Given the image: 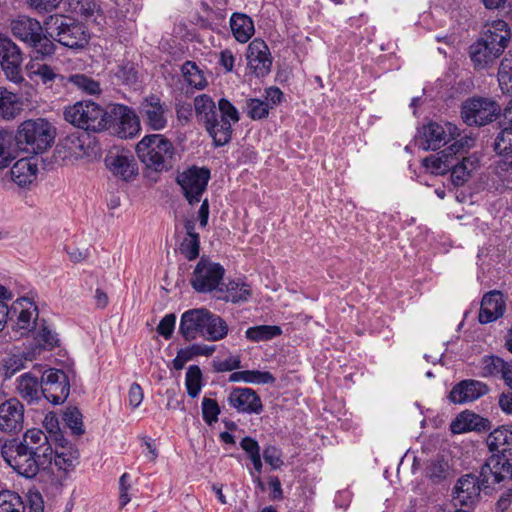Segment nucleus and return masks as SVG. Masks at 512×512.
I'll return each mask as SVG.
<instances>
[{
  "instance_id": "nucleus-1",
  "label": "nucleus",
  "mask_w": 512,
  "mask_h": 512,
  "mask_svg": "<svg viewBox=\"0 0 512 512\" xmlns=\"http://www.w3.org/2000/svg\"><path fill=\"white\" fill-rule=\"evenodd\" d=\"M53 447L49 436L40 429L27 430L22 439L5 442L2 457L20 476L33 479L52 467Z\"/></svg>"
},
{
  "instance_id": "nucleus-2",
  "label": "nucleus",
  "mask_w": 512,
  "mask_h": 512,
  "mask_svg": "<svg viewBox=\"0 0 512 512\" xmlns=\"http://www.w3.org/2000/svg\"><path fill=\"white\" fill-rule=\"evenodd\" d=\"M175 153L172 141L163 134L146 135L136 145L138 159L155 172L171 169Z\"/></svg>"
},
{
  "instance_id": "nucleus-3",
  "label": "nucleus",
  "mask_w": 512,
  "mask_h": 512,
  "mask_svg": "<svg viewBox=\"0 0 512 512\" xmlns=\"http://www.w3.org/2000/svg\"><path fill=\"white\" fill-rule=\"evenodd\" d=\"M15 137L19 150L37 155L51 147L55 129L46 119L26 120L19 125Z\"/></svg>"
},
{
  "instance_id": "nucleus-4",
  "label": "nucleus",
  "mask_w": 512,
  "mask_h": 512,
  "mask_svg": "<svg viewBox=\"0 0 512 512\" xmlns=\"http://www.w3.org/2000/svg\"><path fill=\"white\" fill-rule=\"evenodd\" d=\"M64 119L79 129L100 133L109 129L108 111L91 100H81L64 109Z\"/></svg>"
},
{
  "instance_id": "nucleus-5",
  "label": "nucleus",
  "mask_w": 512,
  "mask_h": 512,
  "mask_svg": "<svg viewBox=\"0 0 512 512\" xmlns=\"http://www.w3.org/2000/svg\"><path fill=\"white\" fill-rule=\"evenodd\" d=\"M44 31L56 42L70 49L83 48L88 43L85 26L70 16L50 15L44 21Z\"/></svg>"
},
{
  "instance_id": "nucleus-6",
  "label": "nucleus",
  "mask_w": 512,
  "mask_h": 512,
  "mask_svg": "<svg viewBox=\"0 0 512 512\" xmlns=\"http://www.w3.org/2000/svg\"><path fill=\"white\" fill-rule=\"evenodd\" d=\"M239 113L236 107L227 99L221 98L218 108L202 121L204 127L213 139L216 147H222L232 138V123L239 121Z\"/></svg>"
},
{
  "instance_id": "nucleus-7",
  "label": "nucleus",
  "mask_w": 512,
  "mask_h": 512,
  "mask_svg": "<svg viewBox=\"0 0 512 512\" xmlns=\"http://www.w3.org/2000/svg\"><path fill=\"white\" fill-rule=\"evenodd\" d=\"M500 113L497 102L483 97L467 99L461 108V118L468 126H484L493 122Z\"/></svg>"
},
{
  "instance_id": "nucleus-8",
  "label": "nucleus",
  "mask_w": 512,
  "mask_h": 512,
  "mask_svg": "<svg viewBox=\"0 0 512 512\" xmlns=\"http://www.w3.org/2000/svg\"><path fill=\"white\" fill-rule=\"evenodd\" d=\"M209 180L210 170L195 165L179 173L176 177V183L181 187L183 196L190 205L201 201Z\"/></svg>"
},
{
  "instance_id": "nucleus-9",
  "label": "nucleus",
  "mask_w": 512,
  "mask_h": 512,
  "mask_svg": "<svg viewBox=\"0 0 512 512\" xmlns=\"http://www.w3.org/2000/svg\"><path fill=\"white\" fill-rule=\"evenodd\" d=\"M224 274L221 264L202 256L194 268L190 284L198 293H209L218 289Z\"/></svg>"
},
{
  "instance_id": "nucleus-10",
  "label": "nucleus",
  "mask_w": 512,
  "mask_h": 512,
  "mask_svg": "<svg viewBox=\"0 0 512 512\" xmlns=\"http://www.w3.org/2000/svg\"><path fill=\"white\" fill-rule=\"evenodd\" d=\"M41 393L53 405L62 404L70 393V381L67 374L56 368L45 370L41 375Z\"/></svg>"
},
{
  "instance_id": "nucleus-11",
  "label": "nucleus",
  "mask_w": 512,
  "mask_h": 512,
  "mask_svg": "<svg viewBox=\"0 0 512 512\" xmlns=\"http://www.w3.org/2000/svg\"><path fill=\"white\" fill-rule=\"evenodd\" d=\"M144 125L153 131H162L168 125L169 107L156 94L145 96L138 107Z\"/></svg>"
},
{
  "instance_id": "nucleus-12",
  "label": "nucleus",
  "mask_w": 512,
  "mask_h": 512,
  "mask_svg": "<svg viewBox=\"0 0 512 512\" xmlns=\"http://www.w3.org/2000/svg\"><path fill=\"white\" fill-rule=\"evenodd\" d=\"M139 118L131 107L124 104H112L108 111L109 128L113 126L117 136L122 139L132 138L139 133Z\"/></svg>"
},
{
  "instance_id": "nucleus-13",
  "label": "nucleus",
  "mask_w": 512,
  "mask_h": 512,
  "mask_svg": "<svg viewBox=\"0 0 512 512\" xmlns=\"http://www.w3.org/2000/svg\"><path fill=\"white\" fill-rule=\"evenodd\" d=\"M506 449L489 456L480 469V478L484 489H490L493 485L512 479V464L506 456Z\"/></svg>"
},
{
  "instance_id": "nucleus-14",
  "label": "nucleus",
  "mask_w": 512,
  "mask_h": 512,
  "mask_svg": "<svg viewBox=\"0 0 512 512\" xmlns=\"http://www.w3.org/2000/svg\"><path fill=\"white\" fill-rule=\"evenodd\" d=\"M22 62L20 48L8 36L0 34V65L8 80L14 83L24 81Z\"/></svg>"
},
{
  "instance_id": "nucleus-15",
  "label": "nucleus",
  "mask_w": 512,
  "mask_h": 512,
  "mask_svg": "<svg viewBox=\"0 0 512 512\" xmlns=\"http://www.w3.org/2000/svg\"><path fill=\"white\" fill-rule=\"evenodd\" d=\"M247 66L258 78L266 77L271 72L272 57L266 42L260 38L252 40L246 52Z\"/></svg>"
},
{
  "instance_id": "nucleus-16",
  "label": "nucleus",
  "mask_w": 512,
  "mask_h": 512,
  "mask_svg": "<svg viewBox=\"0 0 512 512\" xmlns=\"http://www.w3.org/2000/svg\"><path fill=\"white\" fill-rule=\"evenodd\" d=\"M227 402L230 407L242 414L258 415L264 409L260 396L248 387H232L227 396Z\"/></svg>"
},
{
  "instance_id": "nucleus-17",
  "label": "nucleus",
  "mask_w": 512,
  "mask_h": 512,
  "mask_svg": "<svg viewBox=\"0 0 512 512\" xmlns=\"http://www.w3.org/2000/svg\"><path fill=\"white\" fill-rule=\"evenodd\" d=\"M489 391V386L482 381L464 379L452 387L447 398L453 404L464 405L475 402L487 395Z\"/></svg>"
},
{
  "instance_id": "nucleus-18",
  "label": "nucleus",
  "mask_w": 512,
  "mask_h": 512,
  "mask_svg": "<svg viewBox=\"0 0 512 512\" xmlns=\"http://www.w3.org/2000/svg\"><path fill=\"white\" fill-rule=\"evenodd\" d=\"M486 492L482 485V480L476 475L470 473L460 477L453 489V498L461 505L468 506L477 502L481 491Z\"/></svg>"
},
{
  "instance_id": "nucleus-19",
  "label": "nucleus",
  "mask_w": 512,
  "mask_h": 512,
  "mask_svg": "<svg viewBox=\"0 0 512 512\" xmlns=\"http://www.w3.org/2000/svg\"><path fill=\"white\" fill-rule=\"evenodd\" d=\"M24 406L16 398H10L0 404V430L17 433L23 428Z\"/></svg>"
},
{
  "instance_id": "nucleus-20",
  "label": "nucleus",
  "mask_w": 512,
  "mask_h": 512,
  "mask_svg": "<svg viewBox=\"0 0 512 512\" xmlns=\"http://www.w3.org/2000/svg\"><path fill=\"white\" fill-rule=\"evenodd\" d=\"M458 128L448 123L446 124V128L442 125L430 122L426 126H423V136L425 139V143L422 144L423 150H437L441 148V146L446 145L450 140H454L457 133Z\"/></svg>"
},
{
  "instance_id": "nucleus-21",
  "label": "nucleus",
  "mask_w": 512,
  "mask_h": 512,
  "mask_svg": "<svg viewBox=\"0 0 512 512\" xmlns=\"http://www.w3.org/2000/svg\"><path fill=\"white\" fill-rule=\"evenodd\" d=\"M208 311L206 308H194L181 315L179 333L185 340L192 341L203 336Z\"/></svg>"
},
{
  "instance_id": "nucleus-22",
  "label": "nucleus",
  "mask_w": 512,
  "mask_h": 512,
  "mask_svg": "<svg viewBox=\"0 0 512 512\" xmlns=\"http://www.w3.org/2000/svg\"><path fill=\"white\" fill-rule=\"evenodd\" d=\"M481 38L486 40L490 45H493L496 48V52L502 54L511 39L510 27L507 22L501 19L486 23Z\"/></svg>"
},
{
  "instance_id": "nucleus-23",
  "label": "nucleus",
  "mask_w": 512,
  "mask_h": 512,
  "mask_svg": "<svg viewBox=\"0 0 512 512\" xmlns=\"http://www.w3.org/2000/svg\"><path fill=\"white\" fill-rule=\"evenodd\" d=\"M505 310L503 294L499 291H490L484 295L481 301L478 315L481 324H487L502 317Z\"/></svg>"
},
{
  "instance_id": "nucleus-24",
  "label": "nucleus",
  "mask_w": 512,
  "mask_h": 512,
  "mask_svg": "<svg viewBox=\"0 0 512 512\" xmlns=\"http://www.w3.org/2000/svg\"><path fill=\"white\" fill-rule=\"evenodd\" d=\"M11 32L14 37L18 38L25 44L35 41V37L44 30L40 22L29 16L20 15L13 19L10 23Z\"/></svg>"
},
{
  "instance_id": "nucleus-25",
  "label": "nucleus",
  "mask_w": 512,
  "mask_h": 512,
  "mask_svg": "<svg viewBox=\"0 0 512 512\" xmlns=\"http://www.w3.org/2000/svg\"><path fill=\"white\" fill-rule=\"evenodd\" d=\"M490 428L489 421L480 415L466 410L457 415L450 424L453 434H462L469 431H486Z\"/></svg>"
},
{
  "instance_id": "nucleus-26",
  "label": "nucleus",
  "mask_w": 512,
  "mask_h": 512,
  "mask_svg": "<svg viewBox=\"0 0 512 512\" xmlns=\"http://www.w3.org/2000/svg\"><path fill=\"white\" fill-rule=\"evenodd\" d=\"M53 448L52 465L54 464L58 470L69 472L75 468L79 460V451L76 447L68 442H56Z\"/></svg>"
},
{
  "instance_id": "nucleus-27",
  "label": "nucleus",
  "mask_w": 512,
  "mask_h": 512,
  "mask_svg": "<svg viewBox=\"0 0 512 512\" xmlns=\"http://www.w3.org/2000/svg\"><path fill=\"white\" fill-rule=\"evenodd\" d=\"M502 54L486 40L480 38L469 47V56L476 69H484L491 65Z\"/></svg>"
},
{
  "instance_id": "nucleus-28",
  "label": "nucleus",
  "mask_w": 512,
  "mask_h": 512,
  "mask_svg": "<svg viewBox=\"0 0 512 512\" xmlns=\"http://www.w3.org/2000/svg\"><path fill=\"white\" fill-rule=\"evenodd\" d=\"M494 150L502 157L497 169L503 172H512V128H503L494 142Z\"/></svg>"
},
{
  "instance_id": "nucleus-29",
  "label": "nucleus",
  "mask_w": 512,
  "mask_h": 512,
  "mask_svg": "<svg viewBox=\"0 0 512 512\" xmlns=\"http://www.w3.org/2000/svg\"><path fill=\"white\" fill-rule=\"evenodd\" d=\"M105 164L113 175L125 181L132 179L138 172L137 163L127 155L109 154L105 158Z\"/></svg>"
},
{
  "instance_id": "nucleus-30",
  "label": "nucleus",
  "mask_w": 512,
  "mask_h": 512,
  "mask_svg": "<svg viewBox=\"0 0 512 512\" xmlns=\"http://www.w3.org/2000/svg\"><path fill=\"white\" fill-rule=\"evenodd\" d=\"M16 382L18 394L28 403L37 402L41 398V380L31 372L20 375Z\"/></svg>"
},
{
  "instance_id": "nucleus-31",
  "label": "nucleus",
  "mask_w": 512,
  "mask_h": 512,
  "mask_svg": "<svg viewBox=\"0 0 512 512\" xmlns=\"http://www.w3.org/2000/svg\"><path fill=\"white\" fill-rule=\"evenodd\" d=\"M10 173L14 183L20 187H26L37 178L38 167L36 163L23 158L12 166Z\"/></svg>"
},
{
  "instance_id": "nucleus-32",
  "label": "nucleus",
  "mask_w": 512,
  "mask_h": 512,
  "mask_svg": "<svg viewBox=\"0 0 512 512\" xmlns=\"http://www.w3.org/2000/svg\"><path fill=\"white\" fill-rule=\"evenodd\" d=\"M230 28L235 39L240 43L248 42L254 35V22L244 13L235 12L230 18Z\"/></svg>"
},
{
  "instance_id": "nucleus-33",
  "label": "nucleus",
  "mask_w": 512,
  "mask_h": 512,
  "mask_svg": "<svg viewBox=\"0 0 512 512\" xmlns=\"http://www.w3.org/2000/svg\"><path fill=\"white\" fill-rule=\"evenodd\" d=\"M464 149V141L456 140L454 141L450 146L443 149L441 152L438 153V156L431 155L429 157H426L423 160V164L425 167L432 168L435 171H446L447 167H445L446 164H448L450 156L452 154L457 155Z\"/></svg>"
},
{
  "instance_id": "nucleus-34",
  "label": "nucleus",
  "mask_w": 512,
  "mask_h": 512,
  "mask_svg": "<svg viewBox=\"0 0 512 512\" xmlns=\"http://www.w3.org/2000/svg\"><path fill=\"white\" fill-rule=\"evenodd\" d=\"M228 331L229 328L226 321L219 315L208 311L202 337L207 341L215 342L224 339Z\"/></svg>"
},
{
  "instance_id": "nucleus-35",
  "label": "nucleus",
  "mask_w": 512,
  "mask_h": 512,
  "mask_svg": "<svg viewBox=\"0 0 512 512\" xmlns=\"http://www.w3.org/2000/svg\"><path fill=\"white\" fill-rule=\"evenodd\" d=\"M465 148L457 155L452 154L450 156L446 171H451V179L455 186L463 185L469 178L470 172L467 168L466 163L468 159L464 157Z\"/></svg>"
},
{
  "instance_id": "nucleus-36",
  "label": "nucleus",
  "mask_w": 512,
  "mask_h": 512,
  "mask_svg": "<svg viewBox=\"0 0 512 512\" xmlns=\"http://www.w3.org/2000/svg\"><path fill=\"white\" fill-rule=\"evenodd\" d=\"M511 361H504L502 358L495 355H486L480 362V375L482 377H500L502 380L505 373L510 366Z\"/></svg>"
},
{
  "instance_id": "nucleus-37",
  "label": "nucleus",
  "mask_w": 512,
  "mask_h": 512,
  "mask_svg": "<svg viewBox=\"0 0 512 512\" xmlns=\"http://www.w3.org/2000/svg\"><path fill=\"white\" fill-rule=\"evenodd\" d=\"M17 140L13 132L0 131V170L7 168L16 158Z\"/></svg>"
},
{
  "instance_id": "nucleus-38",
  "label": "nucleus",
  "mask_w": 512,
  "mask_h": 512,
  "mask_svg": "<svg viewBox=\"0 0 512 512\" xmlns=\"http://www.w3.org/2000/svg\"><path fill=\"white\" fill-rule=\"evenodd\" d=\"M229 382H245L252 384H274L276 378L268 371L245 370L233 372L229 376Z\"/></svg>"
},
{
  "instance_id": "nucleus-39",
  "label": "nucleus",
  "mask_w": 512,
  "mask_h": 512,
  "mask_svg": "<svg viewBox=\"0 0 512 512\" xmlns=\"http://www.w3.org/2000/svg\"><path fill=\"white\" fill-rule=\"evenodd\" d=\"M67 83L72 84L77 90L86 95L98 96L102 93L100 82L83 73L69 75Z\"/></svg>"
},
{
  "instance_id": "nucleus-40",
  "label": "nucleus",
  "mask_w": 512,
  "mask_h": 512,
  "mask_svg": "<svg viewBox=\"0 0 512 512\" xmlns=\"http://www.w3.org/2000/svg\"><path fill=\"white\" fill-rule=\"evenodd\" d=\"M20 110L18 97L6 88L0 87V118L4 120L14 119Z\"/></svg>"
},
{
  "instance_id": "nucleus-41",
  "label": "nucleus",
  "mask_w": 512,
  "mask_h": 512,
  "mask_svg": "<svg viewBox=\"0 0 512 512\" xmlns=\"http://www.w3.org/2000/svg\"><path fill=\"white\" fill-rule=\"evenodd\" d=\"M181 72L184 80L191 87L201 90L207 86V80L195 62L190 60L184 62L181 67Z\"/></svg>"
},
{
  "instance_id": "nucleus-42",
  "label": "nucleus",
  "mask_w": 512,
  "mask_h": 512,
  "mask_svg": "<svg viewBox=\"0 0 512 512\" xmlns=\"http://www.w3.org/2000/svg\"><path fill=\"white\" fill-rule=\"evenodd\" d=\"M282 334V329L277 325H258L249 327L245 336L253 342L268 341Z\"/></svg>"
},
{
  "instance_id": "nucleus-43",
  "label": "nucleus",
  "mask_w": 512,
  "mask_h": 512,
  "mask_svg": "<svg viewBox=\"0 0 512 512\" xmlns=\"http://www.w3.org/2000/svg\"><path fill=\"white\" fill-rule=\"evenodd\" d=\"M53 39L43 30L35 37L34 42L28 44L35 53V59H44L50 57L55 53L56 46Z\"/></svg>"
},
{
  "instance_id": "nucleus-44",
  "label": "nucleus",
  "mask_w": 512,
  "mask_h": 512,
  "mask_svg": "<svg viewBox=\"0 0 512 512\" xmlns=\"http://www.w3.org/2000/svg\"><path fill=\"white\" fill-rule=\"evenodd\" d=\"M510 444H512V426H500L488 435L487 446L491 452H498L500 446Z\"/></svg>"
},
{
  "instance_id": "nucleus-45",
  "label": "nucleus",
  "mask_w": 512,
  "mask_h": 512,
  "mask_svg": "<svg viewBox=\"0 0 512 512\" xmlns=\"http://www.w3.org/2000/svg\"><path fill=\"white\" fill-rule=\"evenodd\" d=\"M202 371L197 365H191L186 372L185 386L187 394L191 398H196L203 386Z\"/></svg>"
},
{
  "instance_id": "nucleus-46",
  "label": "nucleus",
  "mask_w": 512,
  "mask_h": 512,
  "mask_svg": "<svg viewBox=\"0 0 512 512\" xmlns=\"http://www.w3.org/2000/svg\"><path fill=\"white\" fill-rule=\"evenodd\" d=\"M0 512H25L22 498L13 491L0 492Z\"/></svg>"
},
{
  "instance_id": "nucleus-47",
  "label": "nucleus",
  "mask_w": 512,
  "mask_h": 512,
  "mask_svg": "<svg viewBox=\"0 0 512 512\" xmlns=\"http://www.w3.org/2000/svg\"><path fill=\"white\" fill-rule=\"evenodd\" d=\"M227 299L233 303L247 301L251 296V288L242 281H230L226 286Z\"/></svg>"
},
{
  "instance_id": "nucleus-48",
  "label": "nucleus",
  "mask_w": 512,
  "mask_h": 512,
  "mask_svg": "<svg viewBox=\"0 0 512 512\" xmlns=\"http://www.w3.org/2000/svg\"><path fill=\"white\" fill-rule=\"evenodd\" d=\"M498 81L504 92L512 90V50L508 52L500 63Z\"/></svg>"
},
{
  "instance_id": "nucleus-49",
  "label": "nucleus",
  "mask_w": 512,
  "mask_h": 512,
  "mask_svg": "<svg viewBox=\"0 0 512 512\" xmlns=\"http://www.w3.org/2000/svg\"><path fill=\"white\" fill-rule=\"evenodd\" d=\"M82 413L77 407H69L63 414V420L71 429L73 435L81 436L85 430L83 427Z\"/></svg>"
},
{
  "instance_id": "nucleus-50",
  "label": "nucleus",
  "mask_w": 512,
  "mask_h": 512,
  "mask_svg": "<svg viewBox=\"0 0 512 512\" xmlns=\"http://www.w3.org/2000/svg\"><path fill=\"white\" fill-rule=\"evenodd\" d=\"M194 108L199 121L202 122L205 116H209L218 107L209 95L202 94L194 99Z\"/></svg>"
},
{
  "instance_id": "nucleus-51",
  "label": "nucleus",
  "mask_w": 512,
  "mask_h": 512,
  "mask_svg": "<svg viewBox=\"0 0 512 512\" xmlns=\"http://www.w3.org/2000/svg\"><path fill=\"white\" fill-rule=\"evenodd\" d=\"M270 108L268 102L264 100L257 98L247 100V114L253 120H261L268 117Z\"/></svg>"
},
{
  "instance_id": "nucleus-52",
  "label": "nucleus",
  "mask_w": 512,
  "mask_h": 512,
  "mask_svg": "<svg viewBox=\"0 0 512 512\" xmlns=\"http://www.w3.org/2000/svg\"><path fill=\"white\" fill-rule=\"evenodd\" d=\"M115 77L121 84L133 85L138 81V71L132 62H126L117 67Z\"/></svg>"
},
{
  "instance_id": "nucleus-53",
  "label": "nucleus",
  "mask_w": 512,
  "mask_h": 512,
  "mask_svg": "<svg viewBox=\"0 0 512 512\" xmlns=\"http://www.w3.org/2000/svg\"><path fill=\"white\" fill-rule=\"evenodd\" d=\"M202 418L208 425H212L218 421L221 412L220 406L216 400L204 397L201 404Z\"/></svg>"
},
{
  "instance_id": "nucleus-54",
  "label": "nucleus",
  "mask_w": 512,
  "mask_h": 512,
  "mask_svg": "<svg viewBox=\"0 0 512 512\" xmlns=\"http://www.w3.org/2000/svg\"><path fill=\"white\" fill-rule=\"evenodd\" d=\"M180 252L189 261L195 260L200 253V236L185 237L180 244Z\"/></svg>"
},
{
  "instance_id": "nucleus-55",
  "label": "nucleus",
  "mask_w": 512,
  "mask_h": 512,
  "mask_svg": "<svg viewBox=\"0 0 512 512\" xmlns=\"http://www.w3.org/2000/svg\"><path fill=\"white\" fill-rule=\"evenodd\" d=\"M448 463L442 459L433 460L427 467V476L435 483L444 480L448 474Z\"/></svg>"
},
{
  "instance_id": "nucleus-56",
  "label": "nucleus",
  "mask_w": 512,
  "mask_h": 512,
  "mask_svg": "<svg viewBox=\"0 0 512 512\" xmlns=\"http://www.w3.org/2000/svg\"><path fill=\"white\" fill-rule=\"evenodd\" d=\"M43 424L50 434V438H52L55 443L59 441L66 443V438L60 431L58 419L54 414L46 415Z\"/></svg>"
},
{
  "instance_id": "nucleus-57",
  "label": "nucleus",
  "mask_w": 512,
  "mask_h": 512,
  "mask_svg": "<svg viewBox=\"0 0 512 512\" xmlns=\"http://www.w3.org/2000/svg\"><path fill=\"white\" fill-rule=\"evenodd\" d=\"M32 74L39 77L43 84L52 83L60 77L54 69L47 64H36L31 66Z\"/></svg>"
},
{
  "instance_id": "nucleus-58",
  "label": "nucleus",
  "mask_w": 512,
  "mask_h": 512,
  "mask_svg": "<svg viewBox=\"0 0 512 512\" xmlns=\"http://www.w3.org/2000/svg\"><path fill=\"white\" fill-rule=\"evenodd\" d=\"M263 458L273 470L279 469L283 465L281 450L276 446L269 445L265 447L263 450Z\"/></svg>"
},
{
  "instance_id": "nucleus-59",
  "label": "nucleus",
  "mask_w": 512,
  "mask_h": 512,
  "mask_svg": "<svg viewBox=\"0 0 512 512\" xmlns=\"http://www.w3.org/2000/svg\"><path fill=\"white\" fill-rule=\"evenodd\" d=\"M36 339L39 343V346H41L44 349L51 350L54 347L58 345V338L55 333H53L51 330H49L47 327H42L38 332Z\"/></svg>"
},
{
  "instance_id": "nucleus-60",
  "label": "nucleus",
  "mask_w": 512,
  "mask_h": 512,
  "mask_svg": "<svg viewBox=\"0 0 512 512\" xmlns=\"http://www.w3.org/2000/svg\"><path fill=\"white\" fill-rule=\"evenodd\" d=\"M176 315L174 313L166 314L157 326V332L165 339H170L175 329Z\"/></svg>"
},
{
  "instance_id": "nucleus-61",
  "label": "nucleus",
  "mask_w": 512,
  "mask_h": 512,
  "mask_svg": "<svg viewBox=\"0 0 512 512\" xmlns=\"http://www.w3.org/2000/svg\"><path fill=\"white\" fill-rule=\"evenodd\" d=\"M213 368L216 372H227L239 369L241 368V357L236 355L221 361H214Z\"/></svg>"
},
{
  "instance_id": "nucleus-62",
  "label": "nucleus",
  "mask_w": 512,
  "mask_h": 512,
  "mask_svg": "<svg viewBox=\"0 0 512 512\" xmlns=\"http://www.w3.org/2000/svg\"><path fill=\"white\" fill-rule=\"evenodd\" d=\"M63 0H26V3L39 13L56 10Z\"/></svg>"
},
{
  "instance_id": "nucleus-63",
  "label": "nucleus",
  "mask_w": 512,
  "mask_h": 512,
  "mask_svg": "<svg viewBox=\"0 0 512 512\" xmlns=\"http://www.w3.org/2000/svg\"><path fill=\"white\" fill-rule=\"evenodd\" d=\"M32 315L33 312L28 309H23L20 311L16 325L17 330L21 331V335L26 334L34 327L35 321H32Z\"/></svg>"
},
{
  "instance_id": "nucleus-64",
  "label": "nucleus",
  "mask_w": 512,
  "mask_h": 512,
  "mask_svg": "<svg viewBox=\"0 0 512 512\" xmlns=\"http://www.w3.org/2000/svg\"><path fill=\"white\" fill-rule=\"evenodd\" d=\"M24 363L25 361L17 355H13L12 357L8 358L4 364L5 376H13L17 371L24 368Z\"/></svg>"
}]
</instances>
